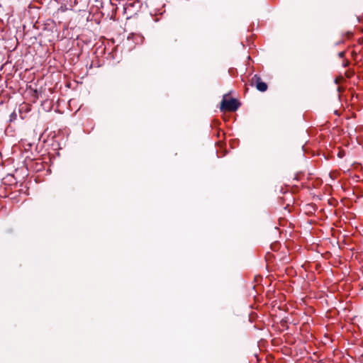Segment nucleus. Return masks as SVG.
Instances as JSON below:
<instances>
[{
	"label": "nucleus",
	"instance_id": "obj_1",
	"mask_svg": "<svg viewBox=\"0 0 363 363\" xmlns=\"http://www.w3.org/2000/svg\"><path fill=\"white\" fill-rule=\"evenodd\" d=\"M239 107L237 100L232 99L230 100L223 99L221 101L220 109L223 111H235Z\"/></svg>",
	"mask_w": 363,
	"mask_h": 363
},
{
	"label": "nucleus",
	"instance_id": "obj_2",
	"mask_svg": "<svg viewBox=\"0 0 363 363\" xmlns=\"http://www.w3.org/2000/svg\"><path fill=\"white\" fill-rule=\"evenodd\" d=\"M252 82L254 84L257 90L259 91L264 92L267 89V84L262 82L259 77L257 75H255L252 79Z\"/></svg>",
	"mask_w": 363,
	"mask_h": 363
},
{
	"label": "nucleus",
	"instance_id": "obj_3",
	"mask_svg": "<svg viewBox=\"0 0 363 363\" xmlns=\"http://www.w3.org/2000/svg\"><path fill=\"white\" fill-rule=\"evenodd\" d=\"M344 55H345V53H344L343 52H340V53H339V55H340V57H343V56H344Z\"/></svg>",
	"mask_w": 363,
	"mask_h": 363
}]
</instances>
